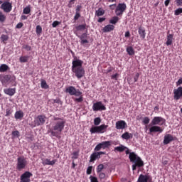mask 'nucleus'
<instances>
[{
    "instance_id": "nucleus-16",
    "label": "nucleus",
    "mask_w": 182,
    "mask_h": 182,
    "mask_svg": "<svg viewBox=\"0 0 182 182\" xmlns=\"http://www.w3.org/2000/svg\"><path fill=\"white\" fill-rule=\"evenodd\" d=\"M32 173L26 171L21 176L20 182H31V177H32Z\"/></svg>"
},
{
    "instance_id": "nucleus-42",
    "label": "nucleus",
    "mask_w": 182,
    "mask_h": 182,
    "mask_svg": "<svg viewBox=\"0 0 182 182\" xmlns=\"http://www.w3.org/2000/svg\"><path fill=\"white\" fill-rule=\"evenodd\" d=\"M105 168V166L103 164H100L97 167V173H102V170Z\"/></svg>"
},
{
    "instance_id": "nucleus-50",
    "label": "nucleus",
    "mask_w": 182,
    "mask_h": 182,
    "mask_svg": "<svg viewBox=\"0 0 182 182\" xmlns=\"http://www.w3.org/2000/svg\"><path fill=\"white\" fill-rule=\"evenodd\" d=\"M80 18V13L75 12V15L74 16V21H77Z\"/></svg>"
},
{
    "instance_id": "nucleus-18",
    "label": "nucleus",
    "mask_w": 182,
    "mask_h": 182,
    "mask_svg": "<svg viewBox=\"0 0 182 182\" xmlns=\"http://www.w3.org/2000/svg\"><path fill=\"white\" fill-rule=\"evenodd\" d=\"M77 37L80 39L81 45H85V43H89V41H87V33H84L81 36H77Z\"/></svg>"
},
{
    "instance_id": "nucleus-61",
    "label": "nucleus",
    "mask_w": 182,
    "mask_h": 182,
    "mask_svg": "<svg viewBox=\"0 0 182 182\" xmlns=\"http://www.w3.org/2000/svg\"><path fill=\"white\" fill-rule=\"evenodd\" d=\"M147 130H149V132H150V124L146 125L145 132H147Z\"/></svg>"
},
{
    "instance_id": "nucleus-45",
    "label": "nucleus",
    "mask_w": 182,
    "mask_h": 182,
    "mask_svg": "<svg viewBox=\"0 0 182 182\" xmlns=\"http://www.w3.org/2000/svg\"><path fill=\"white\" fill-rule=\"evenodd\" d=\"M142 122H143L144 124H149V123H150V118H149L148 117H145L143 119Z\"/></svg>"
},
{
    "instance_id": "nucleus-27",
    "label": "nucleus",
    "mask_w": 182,
    "mask_h": 182,
    "mask_svg": "<svg viewBox=\"0 0 182 182\" xmlns=\"http://www.w3.org/2000/svg\"><path fill=\"white\" fill-rule=\"evenodd\" d=\"M122 138L124 139V140H129V139H133V134L129 132H125L122 135Z\"/></svg>"
},
{
    "instance_id": "nucleus-49",
    "label": "nucleus",
    "mask_w": 182,
    "mask_h": 182,
    "mask_svg": "<svg viewBox=\"0 0 182 182\" xmlns=\"http://www.w3.org/2000/svg\"><path fill=\"white\" fill-rule=\"evenodd\" d=\"M93 168V166H88V168H87V174H92V169Z\"/></svg>"
},
{
    "instance_id": "nucleus-8",
    "label": "nucleus",
    "mask_w": 182,
    "mask_h": 182,
    "mask_svg": "<svg viewBox=\"0 0 182 182\" xmlns=\"http://www.w3.org/2000/svg\"><path fill=\"white\" fill-rule=\"evenodd\" d=\"M46 122V117L43 115H38L34 119L33 127H36V126H42V124H45Z\"/></svg>"
},
{
    "instance_id": "nucleus-52",
    "label": "nucleus",
    "mask_w": 182,
    "mask_h": 182,
    "mask_svg": "<svg viewBox=\"0 0 182 182\" xmlns=\"http://www.w3.org/2000/svg\"><path fill=\"white\" fill-rule=\"evenodd\" d=\"M12 135L14 136V137H19V132L18 131H14L12 132Z\"/></svg>"
},
{
    "instance_id": "nucleus-29",
    "label": "nucleus",
    "mask_w": 182,
    "mask_h": 182,
    "mask_svg": "<svg viewBox=\"0 0 182 182\" xmlns=\"http://www.w3.org/2000/svg\"><path fill=\"white\" fill-rule=\"evenodd\" d=\"M96 16H103L105 15V11L103 9L100 8L98 10L95 11Z\"/></svg>"
},
{
    "instance_id": "nucleus-38",
    "label": "nucleus",
    "mask_w": 182,
    "mask_h": 182,
    "mask_svg": "<svg viewBox=\"0 0 182 182\" xmlns=\"http://www.w3.org/2000/svg\"><path fill=\"white\" fill-rule=\"evenodd\" d=\"M86 29V24L79 25L76 27L77 31H85Z\"/></svg>"
},
{
    "instance_id": "nucleus-3",
    "label": "nucleus",
    "mask_w": 182,
    "mask_h": 182,
    "mask_svg": "<svg viewBox=\"0 0 182 182\" xmlns=\"http://www.w3.org/2000/svg\"><path fill=\"white\" fill-rule=\"evenodd\" d=\"M126 154H129V159L132 163H134L132 165V170L134 171L137 167H143L144 166V162L141 160L137 154L134 152H131L129 151V148L126 149Z\"/></svg>"
},
{
    "instance_id": "nucleus-64",
    "label": "nucleus",
    "mask_w": 182,
    "mask_h": 182,
    "mask_svg": "<svg viewBox=\"0 0 182 182\" xmlns=\"http://www.w3.org/2000/svg\"><path fill=\"white\" fill-rule=\"evenodd\" d=\"M109 8H110L111 9H114V8H116V4H112V5H110V6H109Z\"/></svg>"
},
{
    "instance_id": "nucleus-26",
    "label": "nucleus",
    "mask_w": 182,
    "mask_h": 182,
    "mask_svg": "<svg viewBox=\"0 0 182 182\" xmlns=\"http://www.w3.org/2000/svg\"><path fill=\"white\" fill-rule=\"evenodd\" d=\"M101 146L102 149L105 150V149H107V147H110L112 146V141H105L101 142Z\"/></svg>"
},
{
    "instance_id": "nucleus-58",
    "label": "nucleus",
    "mask_w": 182,
    "mask_h": 182,
    "mask_svg": "<svg viewBox=\"0 0 182 182\" xmlns=\"http://www.w3.org/2000/svg\"><path fill=\"white\" fill-rule=\"evenodd\" d=\"M22 26H23V23H18L16 25L17 29H21V28H22Z\"/></svg>"
},
{
    "instance_id": "nucleus-48",
    "label": "nucleus",
    "mask_w": 182,
    "mask_h": 182,
    "mask_svg": "<svg viewBox=\"0 0 182 182\" xmlns=\"http://www.w3.org/2000/svg\"><path fill=\"white\" fill-rule=\"evenodd\" d=\"M11 114H12V110H11V109H6V116L8 117L9 116H11Z\"/></svg>"
},
{
    "instance_id": "nucleus-63",
    "label": "nucleus",
    "mask_w": 182,
    "mask_h": 182,
    "mask_svg": "<svg viewBox=\"0 0 182 182\" xmlns=\"http://www.w3.org/2000/svg\"><path fill=\"white\" fill-rule=\"evenodd\" d=\"M170 1L171 0H166L165 1V3H164L165 4V6H168V4H170Z\"/></svg>"
},
{
    "instance_id": "nucleus-35",
    "label": "nucleus",
    "mask_w": 182,
    "mask_h": 182,
    "mask_svg": "<svg viewBox=\"0 0 182 182\" xmlns=\"http://www.w3.org/2000/svg\"><path fill=\"white\" fill-rule=\"evenodd\" d=\"M41 86L42 89H49V85H48V83H46V80H41Z\"/></svg>"
},
{
    "instance_id": "nucleus-21",
    "label": "nucleus",
    "mask_w": 182,
    "mask_h": 182,
    "mask_svg": "<svg viewBox=\"0 0 182 182\" xmlns=\"http://www.w3.org/2000/svg\"><path fill=\"white\" fill-rule=\"evenodd\" d=\"M138 33L141 39H144L146 38V29L144 27L140 26L138 28Z\"/></svg>"
},
{
    "instance_id": "nucleus-54",
    "label": "nucleus",
    "mask_w": 182,
    "mask_h": 182,
    "mask_svg": "<svg viewBox=\"0 0 182 182\" xmlns=\"http://www.w3.org/2000/svg\"><path fill=\"white\" fill-rule=\"evenodd\" d=\"M139 76H140V74H139V73H136V74L134 77V82H137V80H139Z\"/></svg>"
},
{
    "instance_id": "nucleus-41",
    "label": "nucleus",
    "mask_w": 182,
    "mask_h": 182,
    "mask_svg": "<svg viewBox=\"0 0 182 182\" xmlns=\"http://www.w3.org/2000/svg\"><path fill=\"white\" fill-rule=\"evenodd\" d=\"M6 19V16H5V14L0 11V22H5Z\"/></svg>"
},
{
    "instance_id": "nucleus-2",
    "label": "nucleus",
    "mask_w": 182,
    "mask_h": 182,
    "mask_svg": "<svg viewBox=\"0 0 182 182\" xmlns=\"http://www.w3.org/2000/svg\"><path fill=\"white\" fill-rule=\"evenodd\" d=\"M72 65V71L75 73L76 77H77V79H82V77L85 76V69L82 66V65H83V61L75 58L73 60Z\"/></svg>"
},
{
    "instance_id": "nucleus-60",
    "label": "nucleus",
    "mask_w": 182,
    "mask_h": 182,
    "mask_svg": "<svg viewBox=\"0 0 182 182\" xmlns=\"http://www.w3.org/2000/svg\"><path fill=\"white\" fill-rule=\"evenodd\" d=\"M81 9H82V6H79V5L77 6L76 9H75V12L79 13Z\"/></svg>"
},
{
    "instance_id": "nucleus-34",
    "label": "nucleus",
    "mask_w": 182,
    "mask_h": 182,
    "mask_svg": "<svg viewBox=\"0 0 182 182\" xmlns=\"http://www.w3.org/2000/svg\"><path fill=\"white\" fill-rule=\"evenodd\" d=\"M117 22H119V17L117 16H114L109 20V23H112V25H116Z\"/></svg>"
},
{
    "instance_id": "nucleus-15",
    "label": "nucleus",
    "mask_w": 182,
    "mask_h": 182,
    "mask_svg": "<svg viewBox=\"0 0 182 182\" xmlns=\"http://www.w3.org/2000/svg\"><path fill=\"white\" fill-rule=\"evenodd\" d=\"M102 154H106V153L103 151L92 153L90 156V163H93L95 160L100 159V156H102Z\"/></svg>"
},
{
    "instance_id": "nucleus-24",
    "label": "nucleus",
    "mask_w": 182,
    "mask_h": 182,
    "mask_svg": "<svg viewBox=\"0 0 182 182\" xmlns=\"http://www.w3.org/2000/svg\"><path fill=\"white\" fill-rule=\"evenodd\" d=\"M149 177L147 175H139L137 182H147Z\"/></svg>"
},
{
    "instance_id": "nucleus-6",
    "label": "nucleus",
    "mask_w": 182,
    "mask_h": 182,
    "mask_svg": "<svg viewBox=\"0 0 182 182\" xmlns=\"http://www.w3.org/2000/svg\"><path fill=\"white\" fill-rule=\"evenodd\" d=\"M28 166V160L25 156H19L17 158V164H16V168L19 171L21 170H23Z\"/></svg>"
},
{
    "instance_id": "nucleus-9",
    "label": "nucleus",
    "mask_w": 182,
    "mask_h": 182,
    "mask_svg": "<svg viewBox=\"0 0 182 182\" xmlns=\"http://www.w3.org/2000/svg\"><path fill=\"white\" fill-rule=\"evenodd\" d=\"M166 123V119L161 117H154L151 122L155 126H163Z\"/></svg>"
},
{
    "instance_id": "nucleus-5",
    "label": "nucleus",
    "mask_w": 182,
    "mask_h": 182,
    "mask_svg": "<svg viewBox=\"0 0 182 182\" xmlns=\"http://www.w3.org/2000/svg\"><path fill=\"white\" fill-rule=\"evenodd\" d=\"M182 85V77H181L177 82H176V86H181ZM173 98L175 100H179L181 97H182V87H178L176 89L173 90Z\"/></svg>"
},
{
    "instance_id": "nucleus-4",
    "label": "nucleus",
    "mask_w": 182,
    "mask_h": 182,
    "mask_svg": "<svg viewBox=\"0 0 182 182\" xmlns=\"http://www.w3.org/2000/svg\"><path fill=\"white\" fill-rule=\"evenodd\" d=\"M108 127H109V125H106L103 124L100 126L97 125V126L91 127L90 129V132L91 134H95V133L98 134H103V133H106V131L107 130Z\"/></svg>"
},
{
    "instance_id": "nucleus-31",
    "label": "nucleus",
    "mask_w": 182,
    "mask_h": 182,
    "mask_svg": "<svg viewBox=\"0 0 182 182\" xmlns=\"http://www.w3.org/2000/svg\"><path fill=\"white\" fill-rule=\"evenodd\" d=\"M127 52L130 56H133V55H134V49H133V47L132 46L127 48Z\"/></svg>"
},
{
    "instance_id": "nucleus-23",
    "label": "nucleus",
    "mask_w": 182,
    "mask_h": 182,
    "mask_svg": "<svg viewBox=\"0 0 182 182\" xmlns=\"http://www.w3.org/2000/svg\"><path fill=\"white\" fill-rule=\"evenodd\" d=\"M114 29V26L112 24H108L103 28L102 31L104 33L112 32V31H113Z\"/></svg>"
},
{
    "instance_id": "nucleus-44",
    "label": "nucleus",
    "mask_w": 182,
    "mask_h": 182,
    "mask_svg": "<svg viewBox=\"0 0 182 182\" xmlns=\"http://www.w3.org/2000/svg\"><path fill=\"white\" fill-rule=\"evenodd\" d=\"M181 14H182V8H178L174 11V15H176V16H178Z\"/></svg>"
},
{
    "instance_id": "nucleus-10",
    "label": "nucleus",
    "mask_w": 182,
    "mask_h": 182,
    "mask_svg": "<svg viewBox=\"0 0 182 182\" xmlns=\"http://www.w3.org/2000/svg\"><path fill=\"white\" fill-rule=\"evenodd\" d=\"M126 8H127L126 4L124 3L119 4L115 9V14L117 16H120L123 15V12L126 11Z\"/></svg>"
},
{
    "instance_id": "nucleus-59",
    "label": "nucleus",
    "mask_w": 182,
    "mask_h": 182,
    "mask_svg": "<svg viewBox=\"0 0 182 182\" xmlns=\"http://www.w3.org/2000/svg\"><path fill=\"white\" fill-rule=\"evenodd\" d=\"M177 6H182V0H176Z\"/></svg>"
},
{
    "instance_id": "nucleus-47",
    "label": "nucleus",
    "mask_w": 182,
    "mask_h": 182,
    "mask_svg": "<svg viewBox=\"0 0 182 182\" xmlns=\"http://www.w3.org/2000/svg\"><path fill=\"white\" fill-rule=\"evenodd\" d=\"M90 182H99V181H97V178H96L95 176H90Z\"/></svg>"
},
{
    "instance_id": "nucleus-20",
    "label": "nucleus",
    "mask_w": 182,
    "mask_h": 182,
    "mask_svg": "<svg viewBox=\"0 0 182 182\" xmlns=\"http://www.w3.org/2000/svg\"><path fill=\"white\" fill-rule=\"evenodd\" d=\"M5 95H8V96H14L15 93H16V88H6L4 90Z\"/></svg>"
},
{
    "instance_id": "nucleus-1",
    "label": "nucleus",
    "mask_w": 182,
    "mask_h": 182,
    "mask_svg": "<svg viewBox=\"0 0 182 182\" xmlns=\"http://www.w3.org/2000/svg\"><path fill=\"white\" fill-rule=\"evenodd\" d=\"M65 124L66 121H65V119L59 117H54L53 128L50 130L51 135L53 137L60 139V134H62V132H63V129H65Z\"/></svg>"
},
{
    "instance_id": "nucleus-55",
    "label": "nucleus",
    "mask_w": 182,
    "mask_h": 182,
    "mask_svg": "<svg viewBox=\"0 0 182 182\" xmlns=\"http://www.w3.org/2000/svg\"><path fill=\"white\" fill-rule=\"evenodd\" d=\"M73 159H77V156H79V152H77V151L73 152Z\"/></svg>"
},
{
    "instance_id": "nucleus-62",
    "label": "nucleus",
    "mask_w": 182,
    "mask_h": 182,
    "mask_svg": "<svg viewBox=\"0 0 182 182\" xmlns=\"http://www.w3.org/2000/svg\"><path fill=\"white\" fill-rule=\"evenodd\" d=\"M130 37V32L129 31H127L125 33V38H129Z\"/></svg>"
},
{
    "instance_id": "nucleus-46",
    "label": "nucleus",
    "mask_w": 182,
    "mask_h": 182,
    "mask_svg": "<svg viewBox=\"0 0 182 182\" xmlns=\"http://www.w3.org/2000/svg\"><path fill=\"white\" fill-rule=\"evenodd\" d=\"M102 149V144L100 143V144H98L95 146V148L94 150H95V151H100Z\"/></svg>"
},
{
    "instance_id": "nucleus-28",
    "label": "nucleus",
    "mask_w": 182,
    "mask_h": 182,
    "mask_svg": "<svg viewBox=\"0 0 182 182\" xmlns=\"http://www.w3.org/2000/svg\"><path fill=\"white\" fill-rule=\"evenodd\" d=\"M171 43H173V34H169L167 36L166 45L167 46H170Z\"/></svg>"
},
{
    "instance_id": "nucleus-22",
    "label": "nucleus",
    "mask_w": 182,
    "mask_h": 182,
    "mask_svg": "<svg viewBox=\"0 0 182 182\" xmlns=\"http://www.w3.org/2000/svg\"><path fill=\"white\" fill-rule=\"evenodd\" d=\"M57 160L53 159V161H50V159H47L43 161V166H53L55 163H56Z\"/></svg>"
},
{
    "instance_id": "nucleus-33",
    "label": "nucleus",
    "mask_w": 182,
    "mask_h": 182,
    "mask_svg": "<svg viewBox=\"0 0 182 182\" xmlns=\"http://www.w3.org/2000/svg\"><path fill=\"white\" fill-rule=\"evenodd\" d=\"M9 69V67L6 64H2L0 66V72L1 73L6 72V70H8Z\"/></svg>"
},
{
    "instance_id": "nucleus-12",
    "label": "nucleus",
    "mask_w": 182,
    "mask_h": 182,
    "mask_svg": "<svg viewBox=\"0 0 182 182\" xmlns=\"http://www.w3.org/2000/svg\"><path fill=\"white\" fill-rule=\"evenodd\" d=\"M149 134H153V133H163V129L157 125L149 124Z\"/></svg>"
},
{
    "instance_id": "nucleus-7",
    "label": "nucleus",
    "mask_w": 182,
    "mask_h": 182,
    "mask_svg": "<svg viewBox=\"0 0 182 182\" xmlns=\"http://www.w3.org/2000/svg\"><path fill=\"white\" fill-rule=\"evenodd\" d=\"M66 93H69L70 96H80L82 95V92L80 90H77L73 86H70L65 89Z\"/></svg>"
},
{
    "instance_id": "nucleus-37",
    "label": "nucleus",
    "mask_w": 182,
    "mask_h": 182,
    "mask_svg": "<svg viewBox=\"0 0 182 182\" xmlns=\"http://www.w3.org/2000/svg\"><path fill=\"white\" fill-rule=\"evenodd\" d=\"M100 123H102V119H100V117H96L94 119L95 126H99V124H100Z\"/></svg>"
},
{
    "instance_id": "nucleus-39",
    "label": "nucleus",
    "mask_w": 182,
    "mask_h": 182,
    "mask_svg": "<svg viewBox=\"0 0 182 182\" xmlns=\"http://www.w3.org/2000/svg\"><path fill=\"white\" fill-rule=\"evenodd\" d=\"M0 39H1V42H6V41H8V39H9V37H8L7 35L2 34L0 37Z\"/></svg>"
},
{
    "instance_id": "nucleus-32",
    "label": "nucleus",
    "mask_w": 182,
    "mask_h": 182,
    "mask_svg": "<svg viewBox=\"0 0 182 182\" xmlns=\"http://www.w3.org/2000/svg\"><path fill=\"white\" fill-rule=\"evenodd\" d=\"M23 117V112L22 111H17L15 113V119H22Z\"/></svg>"
},
{
    "instance_id": "nucleus-30",
    "label": "nucleus",
    "mask_w": 182,
    "mask_h": 182,
    "mask_svg": "<svg viewBox=\"0 0 182 182\" xmlns=\"http://www.w3.org/2000/svg\"><path fill=\"white\" fill-rule=\"evenodd\" d=\"M75 103H82L83 102V95L81 94L80 96H77V98H73Z\"/></svg>"
},
{
    "instance_id": "nucleus-43",
    "label": "nucleus",
    "mask_w": 182,
    "mask_h": 182,
    "mask_svg": "<svg viewBox=\"0 0 182 182\" xmlns=\"http://www.w3.org/2000/svg\"><path fill=\"white\" fill-rule=\"evenodd\" d=\"M36 32L38 35H41L42 33V27L39 25L36 26Z\"/></svg>"
},
{
    "instance_id": "nucleus-25",
    "label": "nucleus",
    "mask_w": 182,
    "mask_h": 182,
    "mask_svg": "<svg viewBox=\"0 0 182 182\" xmlns=\"http://www.w3.org/2000/svg\"><path fill=\"white\" fill-rule=\"evenodd\" d=\"M126 149H127V146H124L123 144H120L119 146H116L114 149V151H119V153H122V152L124 151V150H126Z\"/></svg>"
},
{
    "instance_id": "nucleus-51",
    "label": "nucleus",
    "mask_w": 182,
    "mask_h": 182,
    "mask_svg": "<svg viewBox=\"0 0 182 182\" xmlns=\"http://www.w3.org/2000/svg\"><path fill=\"white\" fill-rule=\"evenodd\" d=\"M60 22L58 21H55L53 23H52V26L53 28H56V26H58V25H60Z\"/></svg>"
},
{
    "instance_id": "nucleus-19",
    "label": "nucleus",
    "mask_w": 182,
    "mask_h": 182,
    "mask_svg": "<svg viewBox=\"0 0 182 182\" xmlns=\"http://www.w3.org/2000/svg\"><path fill=\"white\" fill-rule=\"evenodd\" d=\"M174 140V138L173 136L170 134H168L164 136V144H168L169 143H171Z\"/></svg>"
},
{
    "instance_id": "nucleus-11",
    "label": "nucleus",
    "mask_w": 182,
    "mask_h": 182,
    "mask_svg": "<svg viewBox=\"0 0 182 182\" xmlns=\"http://www.w3.org/2000/svg\"><path fill=\"white\" fill-rule=\"evenodd\" d=\"M92 110L94 112H102L103 110H106V107L102 102H97L93 104Z\"/></svg>"
},
{
    "instance_id": "nucleus-40",
    "label": "nucleus",
    "mask_w": 182,
    "mask_h": 182,
    "mask_svg": "<svg viewBox=\"0 0 182 182\" xmlns=\"http://www.w3.org/2000/svg\"><path fill=\"white\" fill-rule=\"evenodd\" d=\"M23 13L25 14V15L31 14V7L26 6V8H24L23 10Z\"/></svg>"
},
{
    "instance_id": "nucleus-13",
    "label": "nucleus",
    "mask_w": 182,
    "mask_h": 182,
    "mask_svg": "<svg viewBox=\"0 0 182 182\" xmlns=\"http://www.w3.org/2000/svg\"><path fill=\"white\" fill-rule=\"evenodd\" d=\"M1 9H3L4 12L9 14V12L12 11V3H10L9 1H4L1 4Z\"/></svg>"
},
{
    "instance_id": "nucleus-57",
    "label": "nucleus",
    "mask_w": 182,
    "mask_h": 182,
    "mask_svg": "<svg viewBox=\"0 0 182 182\" xmlns=\"http://www.w3.org/2000/svg\"><path fill=\"white\" fill-rule=\"evenodd\" d=\"M105 21H106V18H105V17H100V18H99V19H98V22H99L100 23H102V22H105Z\"/></svg>"
},
{
    "instance_id": "nucleus-36",
    "label": "nucleus",
    "mask_w": 182,
    "mask_h": 182,
    "mask_svg": "<svg viewBox=\"0 0 182 182\" xmlns=\"http://www.w3.org/2000/svg\"><path fill=\"white\" fill-rule=\"evenodd\" d=\"M28 59H29V56H21L19 58V60L21 63H25L28 62Z\"/></svg>"
},
{
    "instance_id": "nucleus-14",
    "label": "nucleus",
    "mask_w": 182,
    "mask_h": 182,
    "mask_svg": "<svg viewBox=\"0 0 182 182\" xmlns=\"http://www.w3.org/2000/svg\"><path fill=\"white\" fill-rule=\"evenodd\" d=\"M11 79H12V80H14V77H12L11 75H6L1 77V82L3 85V86H5L6 87V86H8L9 83H11Z\"/></svg>"
},
{
    "instance_id": "nucleus-53",
    "label": "nucleus",
    "mask_w": 182,
    "mask_h": 182,
    "mask_svg": "<svg viewBox=\"0 0 182 182\" xmlns=\"http://www.w3.org/2000/svg\"><path fill=\"white\" fill-rule=\"evenodd\" d=\"M98 173H99V177L101 179H103L105 178V177H106V174H105V173L99 172Z\"/></svg>"
},
{
    "instance_id": "nucleus-56",
    "label": "nucleus",
    "mask_w": 182,
    "mask_h": 182,
    "mask_svg": "<svg viewBox=\"0 0 182 182\" xmlns=\"http://www.w3.org/2000/svg\"><path fill=\"white\" fill-rule=\"evenodd\" d=\"M23 49H26V50H31L32 48L30 46L24 45L23 46Z\"/></svg>"
},
{
    "instance_id": "nucleus-17",
    "label": "nucleus",
    "mask_w": 182,
    "mask_h": 182,
    "mask_svg": "<svg viewBox=\"0 0 182 182\" xmlns=\"http://www.w3.org/2000/svg\"><path fill=\"white\" fill-rule=\"evenodd\" d=\"M115 126L117 130H123V129L126 128L127 124H126L125 121L120 120L116 122Z\"/></svg>"
}]
</instances>
